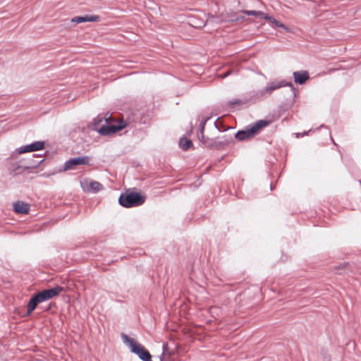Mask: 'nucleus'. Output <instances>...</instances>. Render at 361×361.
<instances>
[{"label": "nucleus", "mask_w": 361, "mask_h": 361, "mask_svg": "<svg viewBox=\"0 0 361 361\" xmlns=\"http://www.w3.org/2000/svg\"><path fill=\"white\" fill-rule=\"evenodd\" d=\"M294 81L298 85H303L310 78L309 73L306 71H295L293 73Z\"/></svg>", "instance_id": "f8f14e48"}, {"label": "nucleus", "mask_w": 361, "mask_h": 361, "mask_svg": "<svg viewBox=\"0 0 361 361\" xmlns=\"http://www.w3.org/2000/svg\"><path fill=\"white\" fill-rule=\"evenodd\" d=\"M172 353L169 350V347L167 343L164 342L162 344V353L159 357L160 361H169L171 357Z\"/></svg>", "instance_id": "2eb2a0df"}, {"label": "nucleus", "mask_w": 361, "mask_h": 361, "mask_svg": "<svg viewBox=\"0 0 361 361\" xmlns=\"http://www.w3.org/2000/svg\"><path fill=\"white\" fill-rule=\"evenodd\" d=\"M63 290V288L57 285L51 288L44 289L32 295L27 305V312L25 316H29L37 308V305L47 301L57 295Z\"/></svg>", "instance_id": "f257e3e1"}, {"label": "nucleus", "mask_w": 361, "mask_h": 361, "mask_svg": "<svg viewBox=\"0 0 361 361\" xmlns=\"http://www.w3.org/2000/svg\"><path fill=\"white\" fill-rule=\"evenodd\" d=\"M51 308V303L49 305V306L45 309V310L49 311Z\"/></svg>", "instance_id": "c85d7f7f"}, {"label": "nucleus", "mask_w": 361, "mask_h": 361, "mask_svg": "<svg viewBox=\"0 0 361 361\" xmlns=\"http://www.w3.org/2000/svg\"><path fill=\"white\" fill-rule=\"evenodd\" d=\"M8 170L11 174L13 176L22 174L27 171L25 164L23 161L15 162L10 165Z\"/></svg>", "instance_id": "9d476101"}, {"label": "nucleus", "mask_w": 361, "mask_h": 361, "mask_svg": "<svg viewBox=\"0 0 361 361\" xmlns=\"http://www.w3.org/2000/svg\"><path fill=\"white\" fill-rule=\"evenodd\" d=\"M232 141L233 137L231 136H223L220 138L215 139L214 149L223 148L228 145Z\"/></svg>", "instance_id": "4468645a"}, {"label": "nucleus", "mask_w": 361, "mask_h": 361, "mask_svg": "<svg viewBox=\"0 0 361 361\" xmlns=\"http://www.w3.org/2000/svg\"><path fill=\"white\" fill-rule=\"evenodd\" d=\"M283 87H290L293 97H296V90L291 82L286 80H275L269 82L264 88L259 90L254 93V97L257 99H262L271 95L274 91Z\"/></svg>", "instance_id": "20e7f679"}, {"label": "nucleus", "mask_w": 361, "mask_h": 361, "mask_svg": "<svg viewBox=\"0 0 361 361\" xmlns=\"http://www.w3.org/2000/svg\"><path fill=\"white\" fill-rule=\"evenodd\" d=\"M145 200V195L141 194V192L127 190L125 192H122L120 195L118 203L123 207L130 208L143 204Z\"/></svg>", "instance_id": "39448f33"}, {"label": "nucleus", "mask_w": 361, "mask_h": 361, "mask_svg": "<svg viewBox=\"0 0 361 361\" xmlns=\"http://www.w3.org/2000/svg\"><path fill=\"white\" fill-rule=\"evenodd\" d=\"M245 102H243L241 99H233V100H231L228 102V104L230 105H234V104H244Z\"/></svg>", "instance_id": "5701e85b"}, {"label": "nucleus", "mask_w": 361, "mask_h": 361, "mask_svg": "<svg viewBox=\"0 0 361 361\" xmlns=\"http://www.w3.org/2000/svg\"><path fill=\"white\" fill-rule=\"evenodd\" d=\"M232 71H227L223 73H221V75H219V77L221 78H225L226 77H228V75H230L231 74H232Z\"/></svg>", "instance_id": "393cba45"}, {"label": "nucleus", "mask_w": 361, "mask_h": 361, "mask_svg": "<svg viewBox=\"0 0 361 361\" xmlns=\"http://www.w3.org/2000/svg\"><path fill=\"white\" fill-rule=\"evenodd\" d=\"M132 121L135 123H141L142 121L138 119V118H133Z\"/></svg>", "instance_id": "cd10ccee"}, {"label": "nucleus", "mask_w": 361, "mask_h": 361, "mask_svg": "<svg viewBox=\"0 0 361 361\" xmlns=\"http://www.w3.org/2000/svg\"><path fill=\"white\" fill-rule=\"evenodd\" d=\"M269 121L266 120H259L254 123L246 126L244 129L238 130L234 135L239 141L252 138L257 135L261 129L267 126Z\"/></svg>", "instance_id": "423d86ee"}, {"label": "nucleus", "mask_w": 361, "mask_h": 361, "mask_svg": "<svg viewBox=\"0 0 361 361\" xmlns=\"http://www.w3.org/2000/svg\"><path fill=\"white\" fill-rule=\"evenodd\" d=\"M214 125L215 126V128L219 130V131H223L224 130H221V128L219 127V126L217 124L216 121H215L214 123Z\"/></svg>", "instance_id": "bb28decb"}, {"label": "nucleus", "mask_w": 361, "mask_h": 361, "mask_svg": "<svg viewBox=\"0 0 361 361\" xmlns=\"http://www.w3.org/2000/svg\"><path fill=\"white\" fill-rule=\"evenodd\" d=\"M41 158L42 154H33L32 157L24 160L23 161L25 164L27 170L37 168L44 161V159Z\"/></svg>", "instance_id": "1a4fd4ad"}, {"label": "nucleus", "mask_w": 361, "mask_h": 361, "mask_svg": "<svg viewBox=\"0 0 361 361\" xmlns=\"http://www.w3.org/2000/svg\"><path fill=\"white\" fill-rule=\"evenodd\" d=\"M271 23L274 24L277 27H280V28H282V29H283L285 30H288V27L283 23H282L281 22H280L279 20H277L274 18H272Z\"/></svg>", "instance_id": "412c9836"}, {"label": "nucleus", "mask_w": 361, "mask_h": 361, "mask_svg": "<svg viewBox=\"0 0 361 361\" xmlns=\"http://www.w3.org/2000/svg\"><path fill=\"white\" fill-rule=\"evenodd\" d=\"M244 19H245L244 16H238L235 20H232V21L243 20Z\"/></svg>", "instance_id": "a878e982"}, {"label": "nucleus", "mask_w": 361, "mask_h": 361, "mask_svg": "<svg viewBox=\"0 0 361 361\" xmlns=\"http://www.w3.org/2000/svg\"><path fill=\"white\" fill-rule=\"evenodd\" d=\"M199 139L201 140V142L203 143L204 146L214 149L215 139L205 137L204 136V138L200 137V138Z\"/></svg>", "instance_id": "6ab92c4d"}, {"label": "nucleus", "mask_w": 361, "mask_h": 361, "mask_svg": "<svg viewBox=\"0 0 361 361\" xmlns=\"http://www.w3.org/2000/svg\"><path fill=\"white\" fill-rule=\"evenodd\" d=\"M260 18H264V20L271 23L272 22V18H274V17L267 14V13H264V15H262V16H261Z\"/></svg>", "instance_id": "b1692460"}, {"label": "nucleus", "mask_w": 361, "mask_h": 361, "mask_svg": "<svg viewBox=\"0 0 361 361\" xmlns=\"http://www.w3.org/2000/svg\"><path fill=\"white\" fill-rule=\"evenodd\" d=\"M320 128H326V126H324V125H321V126H320Z\"/></svg>", "instance_id": "2f4dec72"}, {"label": "nucleus", "mask_w": 361, "mask_h": 361, "mask_svg": "<svg viewBox=\"0 0 361 361\" xmlns=\"http://www.w3.org/2000/svg\"><path fill=\"white\" fill-rule=\"evenodd\" d=\"M121 336L123 343L129 348L130 351L136 355L142 361H152L150 353L144 345L124 333H122Z\"/></svg>", "instance_id": "7ed1b4c3"}, {"label": "nucleus", "mask_w": 361, "mask_h": 361, "mask_svg": "<svg viewBox=\"0 0 361 361\" xmlns=\"http://www.w3.org/2000/svg\"><path fill=\"white\" fill-rule=\"evenodd\" d=\"M296 137H302V133H296Z\"/></svg>", "instance_id": "7c9ffc66"}, {"label": "nucleus", "mask_w": 361, "mask_h": 361, "mask_svg": "<svg viewBox=\"0 0 361 361\" xmlns=\"http://www.w3.org/2000/svg\"><path fill=\"white\" fill-rule=\"evenodd\" d=\"M45 142L44 141H35L30 144L23 145L18 148V154H23L26 152H36L39 150H42L44 148Z\"/></svg>", "instance_id": "6e6552de"}, {"label": "nucleus", "mask_w": 361, "mask_h": 361, "mask_svg": "<svg viewBox=\"0 0 361 361\" xmlns=\"http://www.w3.org/2000/svg\"><path fill=\"white\" fill-rule=\"evenodd\" d=\"M210 119L209 116H207L203 119H202L200 123V130L197 133V137L198 138L203 137L204 138V126L207 123V122Z\"/></svg>", "instance_id": "a211bd4d"}, {"label": "nucleus", "mask_w": 361, "mask_h": 361, "mask_svg": "<svg viewBox=\"0 0 361 361\" xmlns=\"http://www.w3.org/2000/svg\"><path fill=\"white\" fill-rule=\"evenodd\" d=\"M310 131V130H309V131H304V132L302 133V136L307 135Z\"/></svg>", "instance_id": "c756f323"}, {"label": "nucleus", "mask_w": 361, "mask_h": 361, "mask_svg": "<svg viewBox=\"0 0 361 361\" xmlns=\"http://www.w3.org/2000/svg\"><path fill=\"white\" fill-rule=\"evenodd\" d=\"M89 164L90 158L87 156L73 157L64 162L63 168L60 169L59 172H64L69 170H73L75 169L78 166Z\"/></svg>", "instance_id": "0eeeda50"}, {"label": "nucleus", "mask_w": 361, "mask_h": 361, "mask_svg": "<svg viewBox=\"0 0 361 361\" xmlns=\"http://www.w3.org/2000/svg\"><path fill=\"white\" fill-rule=\"evenodd\" d=\"M270 189H271V190H273V185H272V184H271V183L270 184Z\"/></svg>", "instance_id": "473e14b6"}, {"label": "nucleus", "mask_w": 361, "mask_h": 361, "mask_svg": "<svg viewBox=\"0 0 361 361\" xmlns=\"http://www.w3.org/2000/svg\"><path fill=\"white\" fill-rule=\"evenodd\" d=\"M102 189H103V185L99 182L96 181V180H92L90 182L89 189H88L89 191L96 193V192H99Z\"/></svg>", "instance_id": "dca6fc26"}, {"label": "nucleus", "mask_w": 361, "mask_h": 361, "mask_svg": "<svg viewBox=\"0 0 361 361\" xmlns=\"http://www.w3.org/2000/svg\"><path fill=\"white\" fill-rule=\"evenodd\" d=\"M99 20V16L95 15H85V16H75L71 19V22L79 24L82 23H86V22H97Z\"/></svg>", "instance_id": "9b49d317"}, {"label": "nucleus", "mask_w": 361, "mask_h": 361, "mask_svg": "<svg viewBox=\"0 0 361 361\" xmlns=\"http://www.w3.org/2000/svg\"><path fill=\"white\" fill-rule=\"evenodd\" d=\"M127 125L126 121L123 120L119 121L116 125L110 124L108 118L99 115L93 119L92 130L102 135H110L123 130Z\"/></svg>", "instance_id": "f03ea898"}, {"label": "nucleus", "mask_w": 361, "mask_h": 361, "mask_svg": "<svg viewBox=\"0 0 361 361\" xmlns=\"http://www.w3.org/2000/svg\"><path fill=\"white\" fill-rule=\"evenodd\" d=\"M179 145L183 150L185 151L192 145V142L190 139L182 137L179 140Z\"/></svg>", "instance_id": "f3484780"}, {"label": "nucleus", "mask_w": 361, "mask_h": 361, "mask_svg": "<svg viewBox=\"0 0 361 361\" xmlns=\"http://www.w3.org/2000/svg\"><path fill=\"white\" fill-rule=\"evenodd\" d=\"M13 210L17 214H26L30 211V205L21 201L13 203Z\"/></svg>", "instance_id": "ddd939ff"}, {"label": "nucleus", "mask_w": 361, "mask_h": 361, "mask_svg": "<svg viewBox=\"0 0 361 361\" xmlns=\"http://www.w3.org/2000/svg\"><path fill=\"white\" fill-rule=\"evenodd\" d=\"M345 266H346L345 263H342V264H339L338 266L335 267L336 273L341 274L342 273L341 270H343Z\"/></svg>", "instance_id": "4be33fe9"}, {"label": "nucleus", "mask_w": 361, "mask_h": 361, "mask_svg": "<svg viewBox=\"0 0 361 361\" xmlns=\"http://www.w3.org/2000/svg\"><path fill=\"white\" fill-rule=\"evenodd\" d=\"M247 16H252L257 18H260L262 15H264V13L261 11H255V10H245L243 11Z\"/></svg>", "instance_id": "aec40b11"}]
</instances>
